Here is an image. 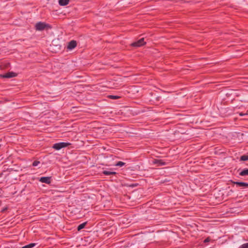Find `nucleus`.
Instances as JSON below:
<instances>
[{
  "label": "nucleus",
  "mask_w": 248,
  "mask_h": 248,
  "mask_svg": "<svg viewBox=\"0 0 248 248\" xmlns=\"http://www.w3.org/2000/svg\"><path fill=\"white\" fill-rule=\"evenodd\" d=\"M70 145L71 143L69 142H61L53 144L52 148L56 150H59L63 148L68 147Z\"/></svg>",
  "instance_id": "1"
},
{
  "label": "nucleus",
  "mask_w": 248,
  "mask_h": 248,
  "mask_svg": "<svg viewBox=\"0 0 248 248\" xmlns=\"http://www.w3.org/2000/svg\"><path fill=\"white\" fill-rule=\"evenodd\" d=\"M48 26V25L44 22H39L35 24V28L36 30L41 31Z\"/></svg>",
  "instance_id": "2"
},
{
  "label": "nucleus",
  "mask_w": 248,
  "mask_h": 248,
  "mask_svg": "<svg viewBox=\"0 0 248 248\" xmlns=\"http://www.w3.org/2000/svg\"><path fill=\"white\" fill-rule=\"evenodd\" d=\"M145 44V42L144 41V39L141 38L139 39L138 41H136L132 44V46L134 47H140Z\"/></svg>",
  "instance_id": "3"
},
{
  "label": "nucleus",
  "mask_w": 248,
  "mask_h": 248,
  "mask_svg": "<svg viewBox=\"0 0 248 248\" xmlns=\"http://www.w3.org/2000/svg\"><path fill=\"white\" fill-rule=\"evenodd\" d=\"M39 181L43 183L49 184L51 183L50 177H42L40 178Z\"/></svg>",
  "instance_id": "4"
},
{
  "label": "nucleus",
  "mask_w": 248,
  "mask_h": 248,
  "mask_svg": "<svg viewBox=\"0 0 248 248\" xmlns=\"http://www.w3.org/2000/svg\"><path fill=\"white\" fill-rule=\"evenodd\" d=\"M232 183L236 185L238 187H247L248 186V183L245 182L232 181Z\"/></svg>",
  "instance_id": "5"
},
{
  "label": "nucleus",
  "mask_w": 248,
  "mask_h": 248,
  "mask_svg": "<svg viewBox=\"0 0 248 248\" xmlns=\"http://www.w3.org/2000/svg\"><path fill=\"white\" fill-rule=\"evenodd\" d=\"M77 46V42L76 41L72 40L69 42L67 48L69 50H72Z\"/></svg>",
  "instance_id": "6"
},
{
  "label": "nucleus",
  "mask_w": 248,
  "mask_h": 248,
  "mask_svg": "<svg viewBox=\"0 0 248 248\" xmlns=\"http://www.w3.org/2000/svg\"><path fill=\"white\" fill-rule=\"evenodd\" d=\"M16 74L13 72H9L5 75H1V77L5 78H11L16 76Z\"/></svg>",
  "instance_id": "7"
},
{
  "label": "nucleus",
  "mask_w": 248,
  "mask_h": 248,
  "mask_svg": "<svg viewBox=\"0 0 248 248\" xmlns=\"http://www.w3.org/2000/svg\"><path fill=\"white\" fill-rule=\"evenodd\" d=\"M156 166H162L165 164V162L159 158H156Z\"/></svg>",
  "instance_id": "8"
},
{
  "label": "nucleus",
  "mask_w": 248,
  "mask_h": 248,
  "mask_svg": "<svg viewBox=\"0 0 248 248\" xmlns=\"http://www.w3.org/2000/svg\"><path fill=\"white\" fill-rule=\"evenodd\" d=\"M103 173L106 175H109L111 174H115L116 172L113 171H111V170L110 169V170H103Z\"/></svg>",
  "instance_id": "9"
},
{
  "label": "nucleus",
  "mask_w": 248,
  "mask_h": 248,
  "mask_svg": "<svg viewBox=\"0 0 248 248\" xmlns=\"http://www.w3.org/2000/svg\"><path fill=\"white\" fill-rule=\"evenodd\" d=\"M69 3V0H59V3L61 6H65Z\"/></svg>",
  "instance_id": "10"
},
{
  "label": "nucleus",
  "mask_w": 248,
  "mask_h": 248,
  "mask_svg": "<svg viewBox=\"0 0 248 248\" xmlns=\"http://www.w3.org/2000/svg\"><path fill=\"white\" fill-rule=\"evenodd\" d=\"M239 174L241 176H246L248 175V169H244L242 170L240 173Z\"/></svg>",
  "instance_id": "11"
},
{
  "label": "nucleus",
  "mask_w": 248,
  "mask_h": 248,
  "mask_svg": "<svg viewBox=\"0 0 248 248\" xmlns=\"http://www.w3.org/2000/svg\"><path fill=\"white\" fill-rule=\"evenodd\" d=\"M86 224V222H84L79 225L78 227V230L80 231L81 229H83L85 227Z\"/></svg>",
  "instance_id": "12"
},
{
  "label": "nucleus",
  "mask_w": 248,
  "mask_h": 248,
  "mask_svg": "<svg viewBox=\"0 0 248 248\" xmlns=\"http://www.w3.org/2000/svg\"><path fill=\"white\" fill-rule=\"evenodd\" d=\"M35 245V243H31L22 247V248H32Z\"/></svg>",
  "instance_id": "13"
},
{
  "label": "nucleus",
  "mask_w": 248,
  "mask_h": 248,
  "mask_svg": "<svg viewBox=\"0 0 248 248\" xmlns=\"http://www.w3.org/2000/svg\"><path fill=\"white\" fill-rule=\"evenodd\" d=\"M125 164V163L122 161H119L115 165V166H118V167H122V166H124Z\"/></svg>",
  "instance_id": "14"
},
{
  "label": "nucleus",
  "mask_w": 248,
  "mask_h": 248,
  "mask_svg": "<svg viewBox=\"0 0 248 248\" xmlns=\"http://www.w3.org/2000/svg\"><path fill=\"white\" fill-rule=\"evenodd\" d=\"M248 160V155H244L241 156L240 160L241 161H247Z\"/></svg>",
  "instance_id": "15"
},
{
  "label": "nucleus",
  "mask_w": 248,
  "mask_h": 248,
  "mask_svg": "<svg viewBox=\"0 0 248 248\" xmlns=\"http://www.w3.org/2000/svg\"><path fill=\"white\" fill-rule=\"evenodd\" d=\"M40 163V161H34L32 163V166L33 167H36Z\"/></svg>",
  "instance_id": "16"
},
{
  "label": "nucleus",
  "mask_w": 248,
  "mask_h": 248,
  "mask_svg": "<svg viewBox=\"0 0 248 248\" xmlns=\"http://www.w3.org/2000/svg\"><path fill=\"white\" fill-rule=\"evenodd\" d=\"M239 248H248V243L243 244L240 246Z\"/></svg>",
  "instance_id": "17"
},
{
  "label": "nucleus",
  "mask_w": 248,
  "mask_h": 248,
  "mask_svg": "<svg viewBox=\"0 0 248 248\" xmlns=\"http://www.w3.org/2000/svg\"><path fill=\"white\" fill-rule=\"evenodd\" d=\"M110 98L111 99H116L119 98V97L116 95H111L110 96Z\"/></svg>",
  "instance_id": "18"
},
{
  "label": "nucleus",
  "mask_w": 248,
  "mask_h": 248,
  "mask_svg": "<svg viewBox=\"0 0 248 248\" xmlns=\"http://www.w3.org/2000/svg\"><path fill=\"white\" fill-rule=\"evenodd\" d=\"M210 241V239L209 238H207L206 239H205L204 240V243H207V242H208Z\"/></svg>",
  "instance_id": "19"
},
{
  "label": "nucleus",
  "mask_w": 248,
  "mask_h": 248,
  "mask_svg": "<svg viewBox=\"0 0 248 248\" xmlns=\"http://www.w3.org/2000/svg\"><path fill=\"white\" fill-rule=\"evenodd\" d=\"M245 115V114L243 113H239V115H240V116H244V115Z\"/></svg>",
  "instance_id": "20"
}]
</instances>
